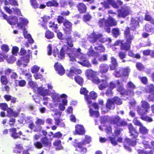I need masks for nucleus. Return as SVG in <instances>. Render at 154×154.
Returning a JSON list of instances; mask_svg holds the SVG:
<instances>
[{
	"label": "nucleus",
	"instance_id": "8",
	"mask_svg": "<svg viewBox=\"0 0 154 154\" xmlns=\"http://www.w3.org/2000/svg\"><path fill=\"white\" fill-rule=\"evenodd\" d=\"M130 71V69L128 67L119 69H116L114 75L116 77H119L121 76L122 73L123 76H128Z\"/></svg>",
	"mask_w": 154,
	"mask_h": 154
},
{
	"label": "nucleus",
	"instance_id": "40",
	"mask_svg": "<svg viewBox=\"0 0 154 154\" xmlns=\"http://www.w3.org/2000/svg\"><path fill=\"white\" fill-rule=\"evenodd\" d=\"M91 138L90 136L86 135L81 143L83 145H85L91 142Z\"/></svg>",
	"mask_w": 154,
	"mask_h": 154
},
{
	"label": "nucleus",
	"instance_id": "10",
	"mask_svg": "<svg viewBox=\"0 0 154 154\" xmlns=\"http://www.w3.org/2000/svg\"><path fill=\"white\" fill-rule=\"evenodd\" d=\"M28 23V20L25 17H19L17 22V27L19 29H21L23 32L24 30H26L24 26H26Z\"/></svg>",
	"mask_w": 154,
	"mask_h": 154
},
{
	"label": "nucleus",
	"instance_id": "7",
	"mask_svg": "<svg viewBox=\"0 0 154 154\" xmlns=\"http://www.w3.org/2000/svg\"><path fill=\"white\" fill-rule=\"evenodd\" d=\"M102 37L101 34L96 35L95 33H93L91 35V37L89 38V40L92 43H94L97 40L102 42H104L106 41H108L109 43L111 42L110 38H102Z\"/></svg>",
	"mask_w": 154,
	"mask_h": 154
},
{
	"label": "nucleus",
	"instance_id": "5",
	"mask_svg": "<svg viewBox=\"0 0 154 154\" xmlns=\"http://www.w3.org/2000/svg\"><path fill=\"white\" fill-rule=\"evenodd\" d=\"M141 103V107L143 109L138 106L137 109V112L139 115L146 114L149 110V105L147 102L144 100H142Z\"/></svg>",
	"mask_w": 154,
	"mask_h": 154
},
{
	"label": "nucleus",
	"instance_id": "29",
	"mask_svg": "<svg viewBox=\"0 0 154 154\" xmlns=\"http://www.w3.org/2000/svg\"><path fill=\"white\" fill-rule=\"evenodd\" d=\"M8 114L7 116L8 117L13 116L17 117L18 114V113L16 111H14L13 109L11 108H8L7 110Z\"/></svg>",
	"mask_w": 154,
	"mask_h": 154
},
{
	"label": "nucleus",
	"instance_id": "56",
	"mask_svg": "<svg viewBox=\"0 0 154 154\" xmlns=\"http://www.w3.org/2000/svg\"><path fill=\"white\" fill-rule=\"evenodd\" d=\"M91 80L93 83L97 84H98L101 83V79H100L98 78L95 76H94Z\"/></svg>",
	"mask_w": 154,
	"mask_h": 154
},
{
	"label": "nucleus",
	"instance_id": "41",
	"mask_svg": "<svg viewBox=\"0 0 154 154\" xmlns=\"http://www.w3.org/2000/svg\"><path fill=\"white\" fill-rule=\"evenodd\" d=\"M109 139L110 140L111 143L114 145H116L117 144V142H121L122 140V138L119 137L117 139V141H116V138H111L110 137H109Z\"/></svg>",
	"mask_w": 154,
	"mask_h": 154
},
{
	"label": "nucleus",
	"instance_id": "63",
	"mask_svg": "<svg viewBox=\"0 0 154 154\" xmlns=\"http://www.w3.org/2000/svg\"><path fill=\"white\" fill-rule=\"evenodd\" d=\"M114 103H115L117 104L120 105L122 103L121 100L117 97H115L112 99Z\"/></svg>",
	"mask_w": 154,
	"mask_h": 154
},
{
	"label": "nucleus",
	"instance_id": "27",
	"mask_svg": "<svg viewBox=\"0 0 154 154\" xmlns=\"http://www.w3.org/2000/svg\"><path fill=\"white\" fill-rule=\"evenodd\" d=\"M136 144L135 141H132L129 139L126 138L124 143V146L129 150H131V149L128 146H134Z\"/></svg>",
	"mask_w": 154,
	"mask_h": 154
},
{
	"label": "nucleus",
	"instance_id": "39",
	"mask_svg": "<svg viewBox=\"0 0 154 154\" xmlns=\"http://www.w3.org/2000/svg\"><path fill=\"white\" fill-rule=\"evenodd\" d=\"M108 66L105 64H101L100 67V70L101 73L106 72L108 69Z\"/></svg>",
	"mask_w": 154,
	"mask_h": 154
},
{
	"label": "nucleus",
	"instance_id": "25",
	"mask_svg": "<svg viewBox=\"0 0 154 154\" xmlns=\"http://www.w3.org/2000/svg\"><path fill=\"white\" fill-rule=\"evenodd\" d=\"M9 131L11 133V137L14 139L18 138L22 135V133L21 131L17 133L16 129L15 128L10 129Z\"/></svg>",
	"mask_w": 154,
	"mask_h": 154
},
{
	"label": "nucleus",
	"instance_id": "3",
	"mask_svg": "<svg viewBox=\"0 0 154 154\" xmlns=\"http://www.w3.org/2000/svg\"><path fill=\"white\" fill-rule=\"evenodd\" d=\"M88 91L84 88H81L80 90V93L81 94H83L85 96V99L88 104H90L88 105L89 107L90 108L89 113L91 116H94L95 117H97L99 116V113L97 111H94L93 110L92 108H94L95 109H98V106L96 103H93L91 104V100L89 96L87 95L88 93Z\"/></svg>",
	"mask_w": 154,
	"mask_h": 154
},
{
	"label": "nucleus",
	"instance_id": "43",
	"mask_svg": "<svg viewBox=\"0 0 154 154\" xmlns=\"http://www.w3.org/2000/svg\"><path fill=\"white\" fill-rule=\"evenodd\" d=\"M41 141L44 146L46 147L50 146L51 143L48 142V140L47 137H45L41 139Z\"/></svg>",
	"mask_w": 154,
	"mask_h": 154
},
{
	"label": "nucleus",
	"instance_id": "59",
	"mask_svg": "<svg viewBox=\"0 0 154 154\" xmlns=\"http://www.w3.org/2000/svg\"><path fill=\"white\" fill-rule=\"evenodd\" d=\"M128 55L130 56L134 57H136L137 59H139L140 57V56L139 54H134L133 52L131 51H129L128 52Z\"/></svg>",
	"mask_w": 154,
	"mask_h": 154
},
{
	"label": "nucleus",
	"instance_id": "62",
	"mask_svg": "<svg viewBox=\"0 0 154 154\" xmlns=\"http://www.w3.org/2000/svg\"><path fill=\"white\" fill-rule=\"evenodd\" d=\"M51 134L53 135V137H56L58 138L61 137L63 136V134L60 132H58L54 134H53V132H51Z\"/></svg>",
	"mask_w": 154,
	"mask_h": 154
},
{
	"label": "nucleus",
	"instance_id": "37",
	"mask_svg": "<svg viewBox=\"0 0 154 154\" xmlns=\"http://www.w3.org/2000/svg\"><path fill=\"white\" fill-rule=\"evenodd\" d=\"M106 20H105L104 18L100 19L98 23V25L100 27L104 26L105 29L106 30L107 27L106 25Z\"/></svg>",
	"mask_w": 154,
	"mask_h": 154
},
{
	"label": "nucleus",
	"instance_id": "9",
	"mask_svg": "<svg viewBox=\"0 0 154 154\" xmlns=\"http://www.w3.org/2000/svg\"><path fill=\"white\" fill-rule=\"evenodd\" d=\"M73 145L75 147V150L80 152L81 153L84 154L87 151V148L82 146L83 144L81 142H79L77 140H75L72 143Z\"/></svg>",
	"mask_w": 154,
	"mask_h": 154
},
{
	"label": "nucleus",
	"instance_id": "18",
	"mask_svg": "<svg viewBox=\"0 0 154 154\" xmlns=\"http://www.w3.org/2000/svg\"><path fill=\"white\" fill-rule=\"evenodd\" d=\"M126 87L129 90L126 91V92H125V93L127 95L130 96H133L134 93L133 90L135 88L134 84L131 82H128L127 84Z\"/></svg>",
	"mask_w": 154,
	"mask_h": 154
},
{
	"label": "nucleus",
	"instance_id": "46",
	"mask_svg": "<svg viewBox=\"0 0 154 154\" xmlns=\"http://www.w3.org/2000/svg\"><path fill=\"white\" fill-rule=\"evenodd\" d=\"M65 39L66 40L68 45L70 47H72L73 45L72 43V37L70 36L66 35Z\"/></svg>",
	"mask_w": 154,
	"mask_h": 154
},
{
	"label": "nucleus",
	"instance_id": "47",
	"mask_svg": "<svg viewBox=\"0 0 154 154\" xmlns=\"http://www.w3.org/2000/svg\"><path fill=\"white\" fill-rule=\"evenodd\" d=\"M146 114H143V115H140L141 116V119L145 121L148 122H151L152 121V119L151 118L148 116H145V115Z\"/></svg>",
	"mask_w": 154,
	"mask_h": 154
},
{
	"label": "nucleus",
	"instance_id": "6",
	"mask_svg": "<svg viewBox=\"0 0 154 154\" xmlns=\"http://www.w3.org/2000/svg\"><path fill=\"white\" fill-rule=\"evenodd\" d=\"M47 85L48 89H45L42 86L38 88L37 92L40 95L44 97L48 95L51 96V94L55 93L54 92L51 93L49 90L50 89H52L53 88L51 84L49 83L47 84Z\"/></svg>",
	"mask_w": 154,
	"mask_h": 154
},
{
	"label": "nucleus",
	"instance_id": "22",
	"mask_svg": "<svg viewBox=\"0 0 154 154\" xmlns=\"http://www.w3.org/2000/svg\"><path fill=\"white\" fill-rule=\"evenodd\" d=\"M97 74V72L91 69H88L86 70L85 74L87 78L90 80L96 76Z\"/></svg>",
	"mask_w": 154,
	"mask_h": 154
},
{
	"label": "nucleus",
	"instance_id": "35",
	"mask_svg": "<svg viewBox=\"0 0 154 154\" xmlns=\"http://www.w3.org/2000/svg\"><path fill=\"white\" fill-rule=\"evenodd\" d=\"M116 83H117L118 86L117 90L119 92H120L121 94H123L127 95L125 93V92H126V91L124 92V88L122 86V85L118 81H116Z\"/></svg>",
	"mask_w": 154,
	"mask_h": 154
},
{
	"label": "nucleus",
	"instance_id": "64",
	"mask_svg": "<svg viewBox=\"0 0 154 154\" xmlns=\"http://www.w3.org/2000/svg\"><path fill=\"white\" fill-rule=\"evenodd\" d=\"M31 5L34 8H37L38 7L39 5L37 4L35 0H30Z\"/></svg>",
	"mask_w": 154,
	"mask_h": 154
},
{
	"label": "nucleus",
	"instance_id": "2",
	"mask_svg": "<svg viewBox=\"0 0 154 154\" xmlns=\"http://www.w3.org/2000/svg\"><path fill=\"white\" fill-rule=\"evenodd\" d=\"M52 102L55 105L59 104L58 108L61 111L65 109V106L67 104V96L65 94H59L56 93H52L51 95Z\"/></svg>",
	"mask_w": 154,
	"mask_h": 154
},
{
	"label": "nucleus",
	"instance_id": "49",
	"mask_svg": "<svg viewBox=\"0 0 154 154\" xmlns=\"http://www.w3.org/2000/svg\"><path fill=\"white\" fill-rule=\"evenodd\" d=\"M75 82L80 85H82L83 82V79L80 76H77L75 77Z\"/></svg>",
	"mask_w": 154,
	"mask_h": 154
},
{
	"label": "nucleus",
	"instance_id": "38",
	"mask_svg": "<svg viewBox=\"0 0 154 154\" xmlns=\"http://www.w3.org/2000/svg\"><path fill=\"white\" fill-rule=\"evenodd\" d=\"M139 23L138 22L134 19H132L131 24V29L134 30L135 28L139 26Z\"/></svg>",
	"mask_w": 154,
	"mask_h": 154
},
{
	"label": "nucleus",
	"instance_id": "36",
	"mask_svg": "<svg viewBox=\"0 0 154 154\" xmlns=\"http://www.w3.org/2000/svg\"><path fill=\"white\" fill-rule=\"evenodd\" d=\"M111 64L110 65V69L111 70L115 69L117 66L116 60L115 58L113 57H112L111 58Z\"/></svg>",
	"mask_w": 154,
	"mask_h": 154
},
{
	"label": "nucleus",
	"instance_id": "12",
	"mask_svg": "<svg viewBox=\"0 0 154 154\" xmlns=\"http://www.w3.org/2000/svg\"><path fill=\"white\" fill-rule=\"evenodd\" d=\"M1 14L5 19H7L8 22L11 25H14L16 23L17 24L18 19L15 16H10L7 18L8 16L7 15L3 14L2 12L1 11Z\"/></svg>",
	"mask_w": 154,
	"mask_h": 154
},
{
	"label": "nucleus",
	"instance_id": "17",
	"mask_svg": "<svg viewBox=\"0 0 154 154\" xmlns=\"http://www.w3.org/2000/svg\"><path fill=\"white\" fill-rule=\"evenodd\" d=\"M145 91L152 93V94L149 96L148 99L150 101L154 100V86L152 85H149L146 87Z\"/></svg>",
	"mask_w": 154,
	"mask_h": 154
},
{
	"label": "nucleus",
	"instance_id": "11",
	"mask_svg": "<svg viewBox=\"0 0 154 154\" xmlns=\"http://www.w3.org/2000/svg\"><path fill=\"white\" fill-rule=\"evenodd\" d=\"M131 13V11L130 8L128 6H125L119 12L118 16L124 17L130 14Z\"/></svg>",
	"mask_w": 154,
	"mask_h": 154
},
{
	"label": "nucleus",
	"instance_id": "4",
	"mask_svg": "<svg viewBox=\"0 0 154 154\" xmlns=\"http://www.w3.org/2000/svg\"><path fill=\"white\" fill-rule=\"evenodd\" d=\"M129 31L130 29L128 28L125 32V35L126 39V42L123 44L122 42H120V41H117L115 43L114 45H118L120 44L121 49L125 51L128 50L130 48V44L131 42V40L134 38L133 36L130 35Z\"/></svg>",
	"mask_w": 154,
	"mask_h": 154
},
{
	"label": "nucleus",
	"instance_id": "52",
	"mask_svg": "<svg viewBox=\"0 0 154 154\" xmlns=\"http://www.w3.org/2000/svg\"><path fill=\"white\" fill-rule=\"evenodd\" d=\"M108 3L111 5L113 8H118V5L115 2L114 0H107Z\"/></svg>",
	"mask_w": 154,
	"mask_h": 154
},
{
	"label": "nucleus",
	"instance_id": "58",
	"mask_svg": "<svg viewBox=\"0 0 154 154\" xmlns=\"http://www.w3.org/2000/svg\"><path fill=\"white\" fill-rule=\"evenodd\" d=\"M87 54L89 56H97L98 55L97 53L94 52V51L92 50L91 48H90L89 50L87 53Z\"/></svg>",
	"mask_w": 154,
	"mask_h": 154
},
{
	"label": "nucleus",
	"instance_id": "31",
	"mask_svg": "<svg viewBox=\"0 0 154 154\" xmlns=\"http://www.w3.org/2000/svg\"><path fill=\"white\" fill-rule=\"evenodd\" d=\"M61 142L59 140H57L55 141L53 143L55 149L57 150H61L63 149V147L61 144Z\"/></svg>",
	"mask_w": 154,
	"mask_h": 154
},
{
	"label": "nucleus",
	"instance_id": "14",
	"mask_svg": "<svg viewBox=\"0 0 154 154\" xmlns=\"http://www.w3.org/2000/svg\"><path fill=\"white\" fill-rule=\"evenodd\" d=\"M110 122L112 124H116L118 126H124L126 124V122L125 121L121 120L118 116H117L114 118H112L111 119Z\"/></svg>",
	"mask_w": 154,
	"mask_h": 154
},
{
	"label": "nucleus",
	"instance_id": "28",
	"mask_svg": "<svg viewBox=\"0 0 154 154\" xmlns=\"http://www.w3.org/2000/svg\"><path fill=\"white\" fill-rule=\"evenodd\" d=\"M144 29L146 31L154 32V24L152 23H148L146 24L144 26Z\"/></svg>",
	"mask_w": 154,
	"mask_h": 154
},
{
	"label": "nucleus",
	"instance_id": "23",
	"mask_svg": "<svg viewBox=\"0 0 154 154\" xmlns=\"http://www.w3.org/2000/svg\"><path fill=\"white\" fill-rule=\"evenodd\" d=\"M109 78L106 76H105L104 79H101V82L99 84L100 85L99 86L98 88L100 90H103L106 88L108 85L107 81L108 79Z\"/></svg>",
	"mask_w": 154,
	"mask_h": 154
},
{
	"label": "nucleus",
	"instance_id": "19",
	"mask_svg": "<svg viewBox=\"0 0 154 154\" xmlns=\"http://www.w3.org/2000/svg\"><path fill=\"white\" fill-rule=\"evenodd\" d=\"M74 134L83 135L85 133V131L83 126L81 125H77L75 126Z\"/></svg>",
	"mask_w": 154,
	"mask_h": 154
},
{
	"label": "nucleus",
	"instance_id": "44",
	"mask_svg": "<svg viewBox=\"0 0 154 154\" xmlns=\"http://www.w3.org/2000/svg\"><path fill=\"white\" fill-rule=\"evenodd\" d=\"M40 69V67L36 65H34L31 68V72L33 73H35L39 71Z\"/></svg>",
	"mask_w": 154,
	"mask_h": 154
},
{
	"label": "nucleus",
	"instance_id": "24",
	"mask_svg": "<svg viewBox=\"0 0 154 154\" xmlns=\"http://www.w3.org/2000/svg\"><path fill=\"white\" fill-rule=\"evenodd\" d=\"M82 72V71L80 69H77L74 67H71L69 71L67 72V74L70 77H72L74 74H80Z\"/></svg>",
	"mask_w": 154,
	"mask_h": 154
},
{
	"label": "nucleus",
	"instance_id": "51",
	"mask_svg": "<svg viewBox=\"0 0 154 154\" xmlns=\"http://www.w3.org/2000/svg\"><path fill=\"white\" fill-rule=\"evenodd\" d=\"M51 110L54 113L53 114V113L52 114V115L53 116H54V115L57 116H60L61 114V112H60L58 110V109H54L52 110Z\"/></svg>",
	"mask_w": 154,
	"mask_h": 154
},
{
	"label": "nucleus",
	"instance_id": "53",
	"mask_svg": "<svg viewBox=\"0 0 154 154\" xmlns=\"http://www.w3.org/2000/svg\"><path fill=\"white\" fill-rule=\"evenodd\" d=\"M95 50H97L98 51L101 52H104L105 50V48L103 46L101 45L100 44L99 45L96 46L95 47Z\"/></svg>",
	"mask_w": 154,
	"mask_h": 154
},
{
	"label": "nucleus",
	"instance_id": "45",
	"mask_svg": "<svg viewBox=\"0 0 154 154\" xmlns=\"http://www.w3.org/2000/svg\"><path fill=\"white\" fill-rule=\"evenodd\" d=\"M54 36V35L53 32L49 31H46L45 33V37L48 39H51Z\"/></svg>",
	"mask_w": 154,
	"mask_h": 154
},
{
	"label": "nucleus",
	"instance_id": "50",
	"mask_svg": "<svg viewBox=\"0 0 154 154\" xmlns=\"http://www.w3.org/2000/svg\"><path fill=\"white\" fill-rule=\"evenodd\" d=\"M46 5L48 6H54L57 7L58 5V3L54 0H53V2L49 1L47 3Z\"/></svg>",
	"mask_w": 154,
	"mask_h": 154
},
{
	"label": "nucleus",
	"instance_id": "26",
	"mask_svg": "<svg viewBox=\"0 0 154 154\" xmlns=\"http://www.w3.org/2000/svg\"><path fill=\"white\" fill-rule=\"evenodd\" d=\"M128 127L131 135L133 138H137L138 135V133L136 131L135 129L133 127L131 124L128 125Z\"/></svg>",
	"mask_w": 154,
	"mask_h": 154
},
{
	"label": "nucleus",
	"instance_id": "34",
	"mask_svg": "<svg viewBox=\"0 0 154 154\" xmlns=\"http://www.w3.org/2000/svg\"><path fill=\"white\" fill-rule=\"evenodd\" d=\"M23 33L24 37L28 39V41L29 43H33L34 42V40L31 37V35L27 33V32L26 30H24Z\"/></svg>",
	"mask_w": 154,
	"mask_h": 154
},
{
	"label": "nucleus",
	"instance_id": "33",
	"mask_svg": "<svg viewBox=\"0 0 154 154\" xmlns=\"http://www.w3.org/2000/svg\"><path fill=\"white\" fill-rule=\"evenodd\" d=\"M139 131L141 134H147L149 131V130L142 124L139 126Z\"/></svg>",
	"mask_w": 154,
	"mask_h": 154
},
{
	"label": "nucleus",
	"instance_id": "54",
	"mask_svg": "<svg viewBox=\"0 0 154 154\" xmlns=\"http://www.w3.org/2000/svg\"><path fill=\"white\" fill-rule=\"evenodd\" d=\"M1 48L2 50L5 52H8L9 50L8 46L6 44L2 45L1 46Z\"/></svg>",
	"mask_w": 154,
	"mask_h": 154
},
{
	"label": "nucleus",
	"instance_id": "57",
	"mask_svg": "<svg viewBox=\"0 0 154 154\" xmlns=\"http://www.w3.org/2000/svg\"><path fill=\"white\" fill-rule=\"evenodd\" d=\"M17 84H18V85L22 87L26 85V82L24 80L16 81V85H17Z\"/></svg>",
	"mask_w": 154,
	"mask_h": 154
},
{
	"label": "nucleus",
	"instance_id": "20",
	"mask_svg": "<svg viewBox=\"0 0 154 154\" xmlns=\"http://www.w3.org/2000/svg\"><path fill=\"white\" fill-rule=\"evenodd\" d=\"M12 9L13 10V11L10 9L9 6H8V5L5 6L4 7V9L5 11L10 14L14 13L19 15H21V14L19 9H18L17 8H13Z\"/></svg>",
	"mask_w": 154,
	"mask_h": 154
},
{
	"label": "nucleus",
	"instance_id": "61",
	"mask_svg": "<svg viewBox=\"0 0 154 154\" xmlns=\"http://www.w3.org/2000/svg\"><path fill=\"white\" fill-rule=\"evenodd\" d=\"M34 146L36 148L41 149L43 146V145L39 141L35 142L34 143Z\"/></svg>",
	"mask_w": 154,
	"mask_h": 154
},
{
	"label": "nucleus",
	"instance_id": "60",
	"mask_svg": "<svg viewBox=\"0 0 154 154\" xmlns=\"http://www.w3.org/2000/svg\"><path fill=\"white\" fill-rule=\"evenodd\" d=\"M49 27L50 28H53L54 29V31L56 29H57L58 27L57 24H55L54 22L50 21L49 22Z\"/></svg>",
	"mask_w": 154,
	"mask_h": 154
},
{
	"label": "nucleus",
	"instance_id": "42",
	"mask_svg": "<svg viewBox=\"0 0 154 154\" xmlns=\"http://www.w3.org/2000/svg\"><path fill=\"white\" fill-rule=\"evenodd\" d=\"M28 84L31 88L34 90H35L38 88L37 84L35 82L32 81V80L30 81L29 79L28 82Z\"/></svg>",
	"mask_w": 154,
	"mask_h": 154
},
{
	"label": "nucleus",
	"instance_id": "13",
	"mask_svg": "<svg viewBox=\"0 0 154 154\" xmlns=\"http://www.w3.org/2000/svg\"><path fill=\"white\" fill-rule=\"evenodd\" d=\"M117 22L114 18L109 17L108 20H106V25L107 27L106 31L108 33L110 32V28L109 26H116L117 25Z\"/></svg>",
	"mask_w": 154,
	"mask_h": 154
},
{
	"label": "nucleus",
	"instance_id": "21",
	"mask_svg": "<svg viewBox=\"0 0 154 154\" xmlns=\"http://www.w3.org/2000/svg\"><path fill=\"white\" fill-rule=\"evenodd\" d=\"M28 53L26 56H24L23 58H21V60L23 63V65L25 66H26L27 63L29 62L30 59L32 58V56L30 51L28 50Z\"/></svg>",
	"mask_w": 154,
	"mask_h": 154
},
{
	"label": "nucleus",
	"instance_id": "32",
	"mask_svg": "<svg viewBox=\"0 0 154 154\" xmlns=\"http://www.w3.org/2000/svg\"><path fill=\"white\" fill-rule=\"evenodd\" d=\"M106 107L110 109H113L115 108V104L112 99H108L106 104Z\"/></svg>",
	"mask_w": 154,
	"mask_h": 154
},
{
	"label": "nucleus",
	"instance_id": "55",
	"mask_svg": "<svg viewBox=\"0 0 154 154\" xmlns=\"http://www.w3.org/2000/svg\"><path fill=\"white\" fill-rule=\"evenodd\" d=\"M1 81L3 84L5 85H6L8 82L6 76L5 75H2L1 77Z\"/></svg>",
	"mask_w": 154,
	"mask_h": 154
},
{
	"label": "nucleus",
	"instance_id": "1",
	"mask_svg": "<svg viewBox=\"0 0 154 154\" xmlns=\"http://www.w3.org/2000/svg\"><path fill=\"white\" fill-rule=\"evenodd\" d=\"M47 48L48 54L50 55L53 53V56L57 58V59H62L63 58L65 53H66L68 55L71 60L73 61L76 60V58H79L80 59L81 61H78V63L87 67H90L91 66V64L86 59V55L82 54L81 52V50L80 48L77 49L75 48L71 49L68 48L66 45H64L59 54L58 49L56 47H54L52 51L51 44H49Z\"/></svg>",
	"mask_w": 154,
	"mask_h": 154
},
{
	"label": "nucleus",
	"instance_id": "48",
	"mask_svg": "<svg viewBox=\"0 0 154 154\" xmlns=\"http://www.w3.org/2000/svg\"><path fill=\"white\" fill-rule=\"evenodd\" d=\"M144 19L148 21H150L151 23L154 24V20L149 15L146 14L145 16Z\"/></svg>",
	"mask_w": 154,
	"mask_h": 154
},
{
	"label": "nucleus",
	"instance_id": "16",
	"mask_svg": "<svg viewBox=\"0 0 154 154\" xmlns=\"http://www.w3.org/2000/svg\"><path fill=\"white\" fill-rule=\"evenodd\" d=\"M63 25L65 27L63 29L65 33L68 34H70L72 31L71 23L67 20H66L63 23Z\"/></svg>",
	"mask_w": 154,
	"mask_h": 154
},
{
	"label": "nucleus",
	"instance_id": "30",
	"mask_svg": "<svg viewBox=\"0 0 154 154\" xmlns=\"http://www.w3.org/2000/svg\"><path fill=\"white\" fill-rule=\"evenodd\" d=\"M77 7L79 11L81 13L85 12L87 9V7L86 5L82 3H79Z\"/></svg>",
	"mask_w": 154,
	"mask_h": 154
},
{
	"label": "nucleus",
	"instance_id": "15",
	"mask_svg": "<svg viewBox=\"0 0 154 154\" xmlns=\"http://www.w3.org/2000/svg\"><path fill=\"white\" fill-rule=\"evenodd\" d=\"M54 66L55 70L59 75H62L65 73V69L60 63H57L55 64Z\"/></svg>",
	"mask_w": 154,
	"mask_h": 154
}]
</instances>
